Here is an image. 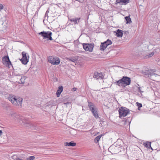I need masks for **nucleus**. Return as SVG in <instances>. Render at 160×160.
Instances as JSON below:
<instances>
[{
    "label": "nucleus",
    "instance_id": "nucleus-1",
    "mask_svg": "<svg viewBox=\"0 0 160 160\" xmlns=\"http://www.w3.org/2000/svg\"><path fill=\"white\" fill-rule=\"evenodd\" d=\"M8 99L13 105L16 106L21 105L22 99L21 98L17 97L14 96L9 95Z\"/></svg>",
    "mask_w": 160,
    "mask_h": 160
},
{
    "label": "nucleus",
    "instance_id": "nucleus-2",
    "mask_svg": "<svg viewBox=\"0 0 160 160\" xmlns=\"http://www.w3.org/2000/svg\"><path fill=\"white\" fill-rule=\"evenodd\" d=\"M155 72V71L154 70H148L144 72V75L150 77L151 80L155 81L156 77L158 76Z\"/></svg>",
    "mask_w": 160,
    "mask_h": 160
},
{
    "label": "nucleus",
    "instance_id": "nucleus-3",
    "mask_svg": "<svg viewBox=\"0 0 160 160\" xmlns=\"http://www.w3.org/2000/svg\"><path fill=\"white\" fill-rule=\"evenodd\" d=\"M21 124L24 125L25 127H28L31 129H37V127L36 125L31 122H29L25 119L24 118L21 122V120L19 121Z\"/></svg>",
    "mask_w": 160,
    "mask_h": 160
},
{
    "label": "nucleus",
    "instance_id": "nucleus-4",
    "mask_svg": "<svg viewBox=\"0 0 160 160\" xmlns=\"http://www.w3.org/2000/svg\"><path fill=\"white\" fill-rule=\"evenodd\" d=\"M114 143L111 145L109 148L112 153L114 154H117L118 153L121 151L122 149L120 145H118Z\"/></svg>",
    "mask_w": 160,
    "mask_h": 160
},
{
    "label": "nucleus",
    "instance_id": "nucleus-5",
    "mask_svg": "<svg viewBox=\"0 0 160 160\" xmlns=\"http://www.w3.org/2000/svg\"><path fill=\"white\" fill-rule=\"evenodd\" d=\"M119 117H124L126 116L130 112L129 110L124 107H122L118 110Z\"/></svg>",
    "mask_w": 160,
    "mask_h": 160
},
{
    "label": "nucleus",
    "instance_id": "nucleus-6",
    "mask_svg": "<svg viewBox=\"0 0 160 160\" xmlns=\"http://www.w3.org/2000/svg\"><path fill=\"white\" fill-rule=\"evenodd\" d=\"M38 34L41 35L43 37V39L48 38V40H52V38L51 36L52 35V33L51 32H41L39 33Z\"/></svg>",
    "mask_w": 160,
    "mask_h": 160
},
{
    "label": "nucleus",
    "instance_id": "nucleus-7",
    "mask_svg": "<svg viewBox=\"0 0 160 160\" xmlns=\"http://www.w3.org/2000/svg\"><path fill=\"white\" fill-rule=\"evenodd\" d=\"M48 60L49 62L53 65H58L60 62L59 58L57 57L49 56L48 58Z\"/></svg>",
    "mask_w": 160,
    "mask_h": 160
},
{
    "label": "nucleus",
    "instance_id": "nucleus-8",
    "mask_svg": "<svg viewBox=\"0 0 160 160\" xmlns=\"http://www.w3.org/2000/svg\"><path fill=\"white\" fill-rule=\"evenodd\" d=\"M83 47L85 51L92 52V51L94 48V45L92 43H86L82 44Z\"/></svg>",
    "mask_w": 160,
    "mask_h": 160
},
{
    "label": "nucleus",
    "instance_id": "nucleus-9",
    "mask_svg": "<svg viewBox=\"0 0 160 160\" xmlns=\"http://www.w3.org/2000/svg\"><path fill=\"white\" fill-rule=\"evenodd\" d=\"M2 62L3 64L9 67L10 65H12L8 56H5L2 58Z\"/></svg>",
    "mask_w": 160,
    "mask_h": 160
},
{
    "label": "nucleus",
    "instance_id": "nucleus-10",
    "mask_svg": "<svg viewBox=\"0 0 160 160\" xmlns=\"http://www.w3.org/2000/svg\"><path fill=\"white\" fill-rule=\"evenodd\" d=\"M22 57L20 60L23 64L25 65L28 62L29 56L28 55L27 56L26 54L27 53L24 52H22Z\"/></svg>",
    "mask_w": 160,
    "mask_h": 160
},
{
    "label": "nucleus",
    "instance_id": "nucleus-11",
    "mask_svg": "<svg viewBox=\"0 0 160 160\" xmlns=\"http://www.w3.org/2000/svg\"><path fill=\"white\" fill-rule=\"evenodd\" d=\"M10 116L13 119H19V122L21 120V122L24 118L23 117L20 116L19 115L13 112H12L10 113Z\"/></svg>",
    "mask_w": 160,
    "mask_h": 160
},
{
    "label": "nucleus",
    "instance_id": "nucleus-12",
    "mask_svg": "<svg viewBox=\"0 0 160 160\" xmlns=\"http://www.w3.org/2000/svg\"><path fill=\"white\" fill-rule=\"evenodd\" d=\"M121 79L124 85H128L130 84L131 80L130 78L127 76H123Z\"/></svg>",
    "mask_w": 160,
    "mask_h": 160
},
{
    "label": "nucleus",
    "instance_id": "nucleus-13",
    "mask_svg": "<svg viewBox=\"0 0 160 160\" xmlns=\"http://www.w3.org/2000/svg\"><path fill=\"white\" fill-rule=\"evenodd\" d=\"M130 0H116L115 4L119 3L120 5H126L129 2Z\"/></svg>",
    "mask_w": 160,
    "mask_h": 160
},
{
    "label": "nucleus",
    "instance_id": "nucleus-14",
    "mask_svg": "<svg viewBox=\"0 0 160 160\" xmlns=\"http://www.w3.org/2000/svg\"><path fill=\"white\" fill-rule=\"evenodd\" d=\"M93 77L98 79H102L103 78V75L102 73H98V72H95L94 73Z\"/></svg>",
    "mask_w": 160,
    "mask_h": 160
},
{
    "label": "nucleus",
    "instance_id": "nucleus-15",
    "mask_svg": "<svg viewBox=\"0 0 160 160\" xmlns=\"http://www.w3.org/2000/svg\"><path fill=\"white\" fill-rule=\"evenodd\" d=\"M114 84H116L117 85H118L119 87H125V85H124L121 79H120L118 81H116V82H114Z\"/></svg>",
    "mask_w": 160,
    "mask_h": 160
},
{
    "label": "nucleus",
    "instance_id": "nucleus-16",
    "mask_svg": "<svg viewBox=\"0 0 160 160\" xmlns=\"http://www.w3.org/2000/svg\"><path fill=\"white\" fill-rule=\"evenodd\" d=\"M63 90V87L62 86H60L58 87V89L56 92L57 97H59L61 93L62 92Z\"/></svg>",
    "mask_w": 160,
    "mask_h": 160
},
{
    "label": "nucleus",
    "instance_id": "nucleus-17",
    "mask_svg": "<svg viewBox=\"0 0 160 160\" xmlns=\"http://www.w3.org/2000/svg\"><path fill=\"white\" fill-rule=\"evenodd\" d=\"M123 34V31L121 30L118 29L116 32V35L117 37H122Z\"/></svg>",
    "mask_w": 160,
    "mask_h": 160
},
{
    "label": "nucleus",
    "instance_id": "nucleus-18",
    "mask_svg": "<svg viewBox=\"0 0 160 160\" xmlns=\"http://www.w3.org/2000/svg\"><path fill=\"white\" fill-rule=\"evenodd\" d=\"M80 18H73L70 19V21L71 22H73L74 23V24H76L79 22V20L80 19Z\"/></svg>",
    "mask_w": 160,
    "mask_h": 160
},
{
    "label": "nucleus",
    "instance_id": "nucleus-19",
    "mask_svg": "<svg viewBox=\"0 0 160 160\" xmlns=\"http://www.w3.org/2000/svg\"><path fill=\"white\" fill-rule=\"evenodd\" d=\"M93 113V116H94L95 118L97 119L99 118L98 113H97V109L96 108L93 110L91 111Z\"/></svg>",
    "mask_w": 160,
    "mask_h": 160
},
{
    "label": "nucleus",
    "instance_id": "nucleus-20",
    "mask_svg": "<svg viewBox=\"0 0 160 160\" xmlns=\"http://www.w3.org/2000/svg\"><path fill=\"white\" fill-rule=\"evenodd\" d=\"M88 106L91 111L96 109L95 108V106L94 104L91 102H88Z\"/></svg>",
    "mask_w": 160,
    "mask_h": 160
},
{
    "label": "nucleus",
    "instance_id": "nucleus-21",
    "mask_svg": "<svg viewBox=\"0 0 160 160\" xmlns=\"http://www.w3.org/2000/svg\"><path fill=\"white\" fill-rule=\"evenodd\" d=\"M107 46V45L104 43V42L101 43L100 47V50H104Z\"/></svg>",
    "mask_w": 160,
    "mask_h": 160
},
{
    "label": "nucleus",
    "instance_id": "nucleus-22",
    "mask_svg": "<svg viewBox=\"0 0 160 160\" xmlns=\"http://www.w3.org/2000/svg\"><path fill=\"white\" fill-rule=\"evenodd\" d=\"M65 146H68L73 147L76 145V143L75 142H73L72 141L69 142H66L65 143Z\"/></svg>",
    "mask_w": 160,
    "mask_h": 160
},
{
    "label": "nucleus",
    "instance_id": "nucleus-23",
    "mask_svg": "<svg viewBox=\"0 0 160 160\" xmlns=\"http://www.w3.org/2000/svg\"><path fill=\"white\" fill-rule=\"evenodd\" d=\"M26 78H27L25 76H22L20 79V82L18 81V83L21 84H23L25 83V81Z\"/></svg>",
    "mask_w": 160,
    "mask_h": 160
},
{
    "label": "nucleus",
    "instance_id": "nucleus-24",
    "mask_svg": "<svg viewBox=\"0 0 160 160\" xmlns=\"http://www.w3.org/2000/svg\"><path fill=\"white\" fill-rule=\"evenodd\" d=\"M6 23L5 22H4V24H2V26H1V27L0 28V30L4 31L6 30L7 27V26L6 25Z\"/></svg>",
    "mask_w": 160,
    "mask_h": 160
},
{
    "label": "nucleus",
    "instance_id": "nucleus-25",
    "mask_svg": "<svg viewBox=\"0 0 160 160\" xmlns=\"http://www.w3.org/2000/svg\"><path fill=\"white\" fill-rule=\"evenodd\" d=\"M144 144L145 147H146L147 148H150L152 150V148L151 146V142H147L146 143H145Z\"/></svg>",
    "mask_w": 160,
    "mask_h": 160
},
{
    "label": "nucleus",
    "instance_id": "nucleus-26",
    "mask_svg": "<svg viewBox=\"0 0 160 160\" xmlns=\"http://www.w3.org/2000/svg\"><path fill=\"white\" fill-rule=\"evenodd\" d=\"M125 20L126 21V23H130L132 22L131 19L130 18L129 16H126L125 17Z\"/></svg>",
    "mask_w": 160,
    "mask_h": 160
},
{
    "label": "nucleus",
    "instance_id": "nucleus-27",
    "mask_svg": "<svg viewBox=\"0 0 160 160\" xmlns=\"http://www.w3.org/2000/svg\"><path fill=\"white\" fill-rule=\"evenodd\" d=\"M101 137V135H99L96 137L94 140V142L96 143H98Z\"/></svg>",
    "mask_w": 160,
    "mask_h": 160
},
{
    "label": "nucleus",
    "instance_id": "nucleus-28",
    "mask_svg": "<svg viewBox=\"0 0 160 160\" xmlns=\"http://www.w3.org/2000/svg\"><path fill=\"white\" fill-rule=\"evenodd\" d=\"M104 43H105L107 46L112 44V42L111 40L109 39H108L107 41L104 42Z\"/></svg>",
    "mask_w": 160,
    "mask_h": 160
},
{
    "label": "nucleus",
    "instance_id": "nucleus-29",
    "mask_svg": "<svg viewBox=\"0 0 160 160\" xmlns=\"http://www.w3.org/2000/svg\"><path fill=\"white\" fill-rule=\"evenodd\" d=\"M136 104H137V106L138 107V109L139 110V108H141L142 107V104L141 103H139L138 102H137L136 103Z\"/></svg>",
    "mask_w": 160,
    "mask_h": 160
},
{
    "label": "nucleus",
    "instance_id": "nucleus-30",
    "mask_svg": "<svg viewBox=\"0 0 160 160\" xmlns=\"http://www.w3.org/2000/svg\"><path fill=\"white\" fill-rule=\"evenodd\" d=\"M154 55V52H151L149 55H148L147 56L148 58H150L152 57Z\"/></svg>",
    "mask_w": 160,
    "mask_h": 160
},
{
    "label": "nucleus",
    "instance_id": "nucleus-31",
    "mask_svg": "<svg viewBox=\"0 0 160 160\" xmlns=\"http://www.w3.org/2000/svg\"><path fill=\"white\" fill-rule=\"evenodd\" d=\"M29 160H33L35 159V157L33 156H30L29 158Z\"/></svg>",
    "mask_w": 160,
    "mask_h": 160
},
{
    "label": "nucleus",
    "instance_id": "nucleus-32",
    "mask_svg": "<svg viewBox=\"0 0 160 160\" xmlns=\"http://www.w3.org/2000/svg\"><path fill=\"white\" fill-rule=\"evenodd\" d=\"M69 60L73 62H75L76 61L75 59L74 58H70L69 59Z\"/></svg>",
    "mask_w": 160,
    "mask_h": 160
},
{
    "label": "nucleus",
    "instance_id": "nucleus-33",
    "mask_svg": "<svg viewBox=\"0 0 160 160\" xmlns=\"http://www.w3.org/2000/svg\"><path fill=\"white\" fill-rule=\"evenodd\" d=\"M3 8V6L2 4L0 3V10L2 9Z\"/></svg>",
    "mask_w": 160,
    "mask_h": 160
},
{
    "label": "nucleus",
    "instance_id": "nucleus-34",
    "mask_svg": "<svg viewBox=\"0 0 160 160\" xmlns=\"http://www.w3.org/2000/svg\"><path fill=\"white\" fill-rule=\"evenodd\" d=\"M2 24H4V22L1 20H0V28L1 27V26H2Z\"/></svg>",
    "mask_w": 160,
    "mask_h": 160
},
{
    "label": "nucleus",
    "instance_id": "nucleus-35",
    "mask_svg": "<svg viewBox=\"0 0 160 160\" xmlns=\"http://www.w3.org/2000/svg\"><path fill=\"white\" fill-rule=\"evenodd\" d=\"M138 91L139 92L141 93L142 92H142L141 90L140 89V87H139L138 88Z\"/></svg>",
    "mask_w": 160,
    "mask_h": 160
},
{
    "label": "nucleus",
    "instance_id": "nucleus-36",
    "mask_svg": "<svg viewBox=\"0 0 160 160\" xmlns=\"http://www.w3.org/2000/svg\"><path fill=\"white\" fill-rule=\"evenodd\" d=\"M77 88H73L72 89V91H75L77 90Z\"/></svg>",
    "mask_w": 160,
    "mask_h": 160
},
{
    "label": "nucleus",
    "instance_id": "nucleus-37",
    "mask_svg": "<svg viewBox=\"0 0 160 160\" xmlns=\"http://www.w3.org/2000/svg\"><path fill=\"white\" fill-rule=\"evenodd\" d=\"M157 63L158 65L160 66V60H159L158 61Z\"/></svg>",
    "mask_w": 160,
    "mask_h": 160
},
{
    "label": "nucleus",
    "instance_id": "nucleus-38",
    "mask_svg": "<svg viewBox=\"0 0 160 160\" xmlns=\"http://www.w3.org/2000/svg\"><path fill=\"white\" fill-rule=\"evenodd\" d=\"M69 102H66V103H64V104H69Z\"/></svg>",
    "mask_w": 160,
    "mask_h": 160
},
{
    "label": "nucleus",
    "instance_id": "nucleus-39",
    "mask_svg": "<svg viewBox=\"0 0 160 160\" xmlns=\"http://www.w3.org/2000/svg\"><path fill=\"white\" fill-rule=\"evenodd\" d=\"M29 158H27V159L26 160H29Z\"/></svg>",
    "mask_w": 160,
    "mask_h": 160
}]
</instances>
